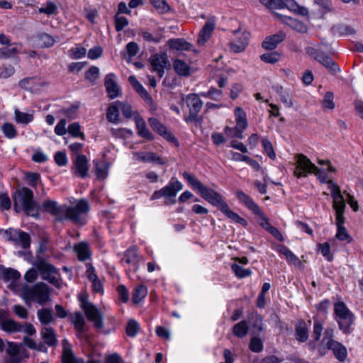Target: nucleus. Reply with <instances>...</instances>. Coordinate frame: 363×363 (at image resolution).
<instances>
[{
    "mask_svg": "<svg viewBox=\"0 0 363 363\" xmlns=\"http://www.w3.org/2000/svg\"><path fill=\"white\" fill-rule=\"evenodd\" d=\"M44 211L54 216L56 220L62 222L69 220L74 223L81 222V216L89 211V203L81 199L74 206H60L55 201L47 200L42 204Z\"/></svg>",
    "mask_w": 363,
    "mask_h": 363,
    "instance_id": "nucleus-1",
    "label": "nucleus"
},
{
    "mask_svg": "<svg viewBox=\"0 0 363 363\" xmlns=\"http://www.w3.org/2000/svg\"><path fill=\"white\" fill-rule=\"evenodd\" d=\"M184 179L189 184L196 190L200 196L213 206H216L222 212L228 206L223 196L218 192L203 185L196 177L187 172L182 174Z\"/></svg>",
    "mask_w": 363,
    "mask_h": 363,
    "instance_id": "nucleus-2",
    "label": "nucleus"
},
{
    "mask_svg": "<svg viewBox=\"0 0 363 363\" xmlns=\"http://www.w3.org/2000/svg\"><path fill=\"white\" fill-rule=\"evenodd\" d=\"M238 199L245 205L252 213L257 216L259 219V225L272 236L279 241L284 240V237L280 231L275 227L270 225L269 218L259 208V206L254 201V200L242 191L236 192Z\"/></svg>",
    "mask_w": 363,
    "mask_h": 363,
    "instance_id": "nucleus-3",
    "label": "nucleus"
},
{
    "mask_svg": "<svg viewBox=\"0 0 363 363\" xmlns=\"http://www.w3.org/2000/svg\"><path fill=\"white\" fill-rule=\"evenodd\" d=\"M13 201L16 212L23 211L28 216H38L39 206L34 200L33 191L29 188L23 187L18 189L15 192Z\"/></svg>",
    "mask_w": 363,
    "mask_h": 363,
    "instance_id": "nucleus-4",
    "label": "nucleus"
},
{
    "mask_svg": "<svg viewBox=\"0 0 363 363\" xmlns=\"http://www.w3.org/2000/svg\"><path fill=\"white\" fill-rule=\"evenodd\" d=\"M334 314L339 329L344 334H350L352 332V326L355 320L353 313L344 302L337 301L334 304Z\"/></svg>",
    "mask_w": 363,
    "mask_h": 363,
    "instance_id": "nucleus-5",
    "label": "nucleus"
},
{
    "mask_svg": "<svg viewBox=\"0 0 363 363\" xmlns=\"http://www.w3.org/2000/svg\"><path fill=\"white\" fill-rule=\"evenodd\" d=\"M22 297L26 301H33L40 305H44L50 299V288L43 282L31 286H26L22 289Z\"/></svg>",
    "mask_w": 363,
    "mask_h": 363,
    "instance_id": "nucleus-6",
    "label": "nucleus"
},
{
    "mask_svg": "<svg viewBox=\"0 0 363 363\" xmlns=\"http://www.w3.org/2000/svg\"><path fill=\"white\" fill-rule=\"evenodd\" d=\"M112 317L105 314L104 311L92 304V327L100 335H108L111 331V327L106 322L111 321Z\"/></svg>",
    "mask_w": 363,
    "mask_h": 363,
    "instance_id": "nucleus-7",
    "label": "nucleus"
},
{
    "mask_svg": "<svg viewBox=\"0 0 363 363\" xmlns=\"http://www.w3.org/2000/svg\"><path fill=\"white\" fill-rule=\"evenodd\" d=\"M183 189V184L177 178L172 177L167 185L155 191L151 196V200H157L162 197L169 199L172 203H176L174 199L177 193Z\"/></svg>",
    "mask_w": 363,
    "mask_h": 363,
    "instance_id": "nucleus-8",
    "label": "nucleus"
},
{
    "mask_svg": "<svg viewBox=\"0 0 363 363\" xmlns=\"http://www.w3.org/2000/svg\"><path fill=\"white\" fill-rule=\"evenodd\" d=\"M306 52L309 56L323 65L330 72L335 74L340 71V68L337 64L322 50L313 47H307Z\"/></svg>",
    "mask_w": 363,
    "mask_h": 363,
    "instance_id": "nucleus-9",
    "label": "nucleus"
},
{
    "mask_svg": "<svg viewBox=\"0 0 363 363\" xmlns=\"http://www.w3.org/2000/svg\"><path fill=\"white\" fill-rule=\"evenodd\" d=\"M187 107L189 108V116L185 118V121L189 123L194 122L197 123L199 122V113L203 107V101L197 94H189L185 99Z\"/></svg>",
    "mask_w": 363,
    "mask_h": 363,
    "instance_id": "nucleus-10",
    "label": "nucleus"
},
{
    "mask_svg": "<svg viewBox=\"0 0 363 363\" xmlns=\"http://www.w3.org/2000/svg\"><path fill=\"white\" fill-rule=\"evenodd\" d=\"M69 319L76 330L77 337L89 342V337L87 335L89 326L86 323L84 315L80 311H75L69 315Z\"/></svg>",
    "mask_w": 363,
    "mask_h": 363,
    "instance_id": "nucleus-11",
    "label": "nucleus"
},
{
    "mask_svg": "<svg viewBox=\"0 0 363 363\" xmlns=\"http://www.w3.org/2000/svg\"><path fill=\"white\" fill-rule=\"evenodd\" d=\"M296 159L297 165L294 174L297 178L306 177L308 174H318L319 173V169L306 155L298 154Z\"/></svg>",
    "mask_w": 363,
    "mask_h": 363,
    "instance_id": "nucleus-12",
    "label": "nucleus"
},
{
    "mask_svg": "<svg viewBox=\"0 0 363 363\" xmlns=\"http://www.w3.org/2000/svg\"><path fill=\"white\" fill-rule=\"evenodd\" d=\"M149 62L152 66V72H157L160 78L164 76L165 69H169L171 67L168 56L165 52L151 55Z\"/></svg>",
    "mask_w": 363,
    "mask_h": 363,
    "instance_id": "nucleus-13",
    "label": "nucleus"
},
{
    "mask_svg": "<svg viewBox=\"0 0 363 363\" xmlns=\"http://www.w3.org/2000/svg\"><path fill=\"white\" fill-rule=\"evenodd\" d=\"M235 39L230 43V49L234 52H241L244 51L248 45L250 33L247 31L241 32L240 29L233 31Z\"/></svg>",
    "mask_w": 363,
    "mask_h": 363,
    "instance_id": "nucleus-14",
    "label": "nucleus"
},
{
    "mask_svg": "<svg viewBox=\"0 0 363 363\" xmlns=\"http://www.w3.org/2000/svg\"><path fill=\"white\" fill-rule=\"evenodd\" d=\"M115 77L114 74L109 73L106 76L104 81L108 96L111 99H116L122 94L121 89L115 81Z\"/></svg>",
    "mask_w": 363,
    "mask_h": 363,
    "instance_id": "nucleus-15",
    "label": "nucleus"
},
{
    "mask_svg": "<svg viewBox=\"0 0 363 363\" xmlns=\"http://www.w3.org/2000/svg\"><path fill=\"white\" fill-rule=\"evenodd\" d=\"M37 267L44 279L48 280L54 285L58 283L57 279L53 275V274L56 272V269L54 266L48 263L41 262Z\"/></svg>",
    "mask_w": 363,
    "mask_h": 363,
    "instance_id": "nucleus-16",
    "label": "nucleus"
},
{
    "mask_svg": "<svg viewBox=\"0 0 363 363\" xmlns=\"http://www.w3.org/2000/svg\"><path fill=\"white\" fill-rule=\"evenodd\" d=\"M216 21L214 18L208 19L206 23L203 26L202 29L199 32V37L197 38V43L199 45H203L210 38L211 35L215 28Z\"/></svg>",
    "mask_w": 363,
    "mask_h": 363,
    "instance_id": "nucleus-17",
    "label": "nucleus"
},
{
    "mask_svg": "<svg viewBox=\"0 0 363 363\" xmlns=\"http://www.w3.org/2000/svg\"><path fill=\"white\" fill-rule=\"evenodd\" d=\"M89 165L88 160L86 156L79 155L74 161V174L82 178L88 175Z\"/></svg>",
    "mask_w": 363,
    "mask_h": 363,
    "instance_id": "nucleus-18",
    "label": "nucleus"
},
{
    "mask_svg": "<svg viewBox=\"0 0 363 363\" xmlns=\"http://www.w3.org/2000/svg\"><path fill=\"white\" fill-rule=\"evenodd\" d=\"M286 38V34L283 31H279L277 33L268 36L262 42V47L269 50L275 49L278 44L282 42Z\"/></svg>",
    "mask_w": 363,
    "mask_h": 363,
    "instance_id": "nucleus-19",
    "label": "nucleus"
},
{
    "mask_svg": "<svg viewBox=\"0 0 363 363\" xmlns=\"http://www.w3.org/2000/svg\"><path fill=\"white\" fill-rule=\"evenodd\" d=\"M327 349L333 352L335 357L340 362H343L347 355L346 347L337 341H330L328 343Z\"/></svg>",
    "mask_w": 363,
    "mask_h": 363,
    "instance_id": "nucleus-20",
    "label": "nucleus"
},
{
    "mask_svg": "<svg viewBox=\"0 0 363 363\" xmlns=\"http://www.w3.org/2000/svg\"><path fill=\"white\" fill-rule=\"evenodd\" d=\"M169 48L177 50L195 51L193 45L185 40L184 38H173L168 40Z\"/></svg>",
    "mask_w": 363,
    "mask_h": 363,
    "instance_id": "nucleus-21",
    "label": "nucleus"
},
{
    "mask_svg": "<svg viewBox=\"0 0 363 363\" xmlns=\"http://www.w3.org/2000/svg\"><path fill=\"white\" fill-rule=\"evenodd\" d=\"M335 220V225L337 226L335 238L340 241H346L347 243L351 242L352 241V238L349 235L345 227L344 226L345 218Z\"/></svg>",
    "mask_w": 363,
    "mask_h": 363,
    "instance_id": "nucleus-22",
    "label": "nucleus"
},
{
    "mask_svg": "<svg viewBox=\"0 0 363 363\" xmlns=\"http://www.w3.org/2000/svg\"><path fill=\"white\" fill-rule=\"evenodd\" d=\"M281 9L287 8L291 11L303 16L308 14V9L298 5L294 0H281Z\"/></svg>",
    "mask_w": 363,
    "mask_h": 363,
    "instance_id": "nucleus-23",
    "label": "nucleus"
},
{
    "mask_svg": "<svg viewBox=\"0 0 363 363\" xmlns=\"http://www.w3.org/2000/svg\"><path fill=\"white\" fill-rule=\"evenodd\" d=\"M148 123L150 127L160 135L168 140L174 139V136L167 130V128L157 118H150Z\"/></svg>",
    "mask_w": 363,
    "mask_h": 363,
    "instance_id": "nucleus-24",
    "label": "nucleus"
},
{
    "mask_svg": "<svg viewBox=\"0 0 363 363\" xmlns=\"http://www.w3.org/2000/svg\"><path fill=\"white\" fill-rule=\"evenodd\" d=\"M296 339L301 342H305L308 339V328L305 321L299 320L295 326Z\"/></svg>",
    "mask_w": 363,
    "mask_h": 363,
    "instance_id": "nucleus-25",
    "label": "nucleus"
},
{
    "mask_svg": "<svg viewBox=\"0 0 363 363\" xmlns=\"http://www.w3.org/2000/svg\"><path fill=\"white\" fill-rule=\"evenodd\" d=\"M122 262H124L128 264H132L134 271L138 269V256L136 248L135 247H129L125 252Z\"/></svg>",
    "mask_w": 363,
    "mask_h": 363,
    "instance_id": "nucleus-26",
    "label": "nucleus"
},
{
    "mask_svg": "<svg viewBox=\"0 0 363 363\" xmlns=\"http://www.w3.org/2000/svg\"><path fill=\"white\" fill-rule=\"evenodd\" d=\"M281 18L284 23L291 27L295 30L302 33L307 32L308 28L303 22L285 16H281Z\"/></svg>",
    "mask_w": 363,
    "mask_h": 363,
    "instance_id": "nucleus-27",
    "label": "nucleus"
},
{
    "mask_svg": "<svg viewBox=\"0 0 363 363\" xmlns=\"http://www.w3.org/2000/svg\"><path fill=\"white\" fill-rule=\"evenodd\" d=\"M74 250L77 255L79 261L84 262L89 259L90 251L89 246L87 243L80 242L74 246Z\"/></svg>",
    "mask_w": 363,
    "mask_h": 363,
    "instance_id": "nucleus-28",
    "label": "nucleus"
},
{
    "mask_svg": "<svg viewBox=\"0 0 363 363\" xmlns=\"http://www.w3.org/2000/svg\"><path fill=\"white\" fill-rule=\"evenodd\" d=\"M135 123L138 133L140 137L148 140H152L154 139L153 135L147 128L145 122L142 118L139 116L136 117Z\"/></svg>",
    "mask_w": 363,
    "mask_h": 363,
    "instance_id": "nucleus-29",
    "label": "nucleus"
},
{
    "mask_svg": "<svg viewBox=\"0 0 363 363\" xmlns=\"http://www.w3.org/2000/svg\"><path fill=\"white\" fill-rule=\"evenodd\" d=\"M135 159L144 162H157L158 164H163L164 161L162 158L159 157L154 152L140 153L137 152L134 155Z\"/></svg>",
    "mask_w": 363,
    "mask_h": 363,
    "instance_id": "nucleus-30",
    "label": "nucleus"
},
{
    "mask_svg": "<svg viewBox=\"0 0 363 363\" xmlns=\"http://www.w3.org/2000/svg\"><path fill=\"white\" fill-rule=\"evenodd\" d=\"M128 82L143 99L152 100L150 95L135 76H130Z\"/></svg>",
    "mask_w": 363,
    "mask_h": 363,
    "instance_id": "nucleus-31",
    "label": "nucleus"
},
{
    "mask_svg": "<svg viewBox=\"0 0 363 363\" xmlns=\"http://www.w3.org/2000/svg\"><path fill=\"white\" fill-rule=\"evenodd\" d=\"M1 329L7 333H18L23 330V325L11 319L4 320L1 323Z\"/></svg>",
    "mask_w": 363,
    "mask_h": 363,
    "instance_id": "nucleus-32",
    "label": "nucleus"
},
{
    "mask_svg": "<svg viewBox=\"0 0 363 363\" xmlns=\"http://www.w3.org/2000/svg\"><path fill=\"white\" fill-rule=\"evenodd\" d=\"M119 112L120 108H118L116 101L111 103L107 110V120L111 123H119L121 122Z\"/></svg>",
    "mask_w": 363,
    "mask_h": 363,
    "instance_id": "nucleus-33",
    "label": "nucleus"
},
{
    "mask_svg": "<svg viewBox=\"0 0 363 363\" xmlns=\"http://www.w3.org/2000/svg\"><path fill=\"white\" fill-rule=\"evenodd\" d=\"M78 300L81 308L84 311L88 320H91V303L89 300V294L81 293L78 295Z\"/></svg>",
    "mask_w": 363,
    "mask_h": 363,
    "instance_id": "nucleus-34",
    "label": "nucleus"
},
{
    "mask_svg": "<svg viewBox=\"0 0 363 363\" xmlns=\"http://www.w3.org/2000/svg\"><path fill=\"white\" fill-rule=\"evenodd\" d=\"M42 337L44 342L49 346H55L57 344V338L54 330L49 328H44L41 331Z\"/></svg>",
    "mask_w": 363,
    "mask_h": 363,
    "instance_id": "nucleus-35",
    "label": "nucleus"
},
{
    "mask_svg": "<svg viewBox=\"0 0 363 363\" xmlns=\"http://www.w3.org/2000/svg\"><path fill=\"white\" fill-rule=\"evenodd\" d=\"M147 295V287L143 285H139L133 289L132 300L135 304H138Z\"/></svg>",
    "mask_w": 363,
    "mask_h": 363,
    "instance_id": "nucleus-36",
    "label": "nucleus"
},
{
    "mask_svg": "<svg viewBox=\"0 0 363 363\" xmlns=\"http://www.w3.org/2000/svg\"><path fill=\"white\" fill-rule=\"evenodd\" d=\"M346 205L344 198L334 199L333 202V208L335 211V219L345 218L344 213Z\"/></svg>",
    "mask_w": 363,
    "mask_h": 363,
    "instance_id": "nucleus-37",
    "label": "nucleus"
},
{
    "mask_svg": "<svg viewBox=\"0 0 363 363\" xmlns=\"http://www.w3.org/2000/svg\"><path fill=\"white\" fill-rule=\"evenodd\" d=\"M175 72L180 76H188L190 74L189 66L181 60H175L173 62Z\"/></svg>",
    "mask_w": 363,
    "mask_h": 363,
    "instance_id": "nucleus-38",
    "label": "nucleus"
},
{
    "mask_svg": "<svg viewBox=\"0 0 363 363\" xmlns=\"http://www.w3.org/2000/svg\"><path fill=\"white\" fill-rule=\"evenodd\" d=\"M222 213L228 218L234 221L235 223H239L242 226H246L247 225V220L240 217L238 213L233 212L228 205L225 209L222 211Z\"/></svg>",
    "mask_w": 363,
    "mask_h": 363,
    "instance_id": "nucleus-39",
    "label": "nucleus"
},
{
    "mask_svg": "<svg viewBox=\"0 0 363 363\" xmlns=\"http://www.w3.org/2000/svg\"><path fill=\"white\" fill-rule=\"evenodd\" d=\"M39 321L44 325H48L53 320L52 311L49 308L39 309L37 311Z\"/></svg>",
    "mask_w": 363,
    "mask_h": 363,
    "instance_id": "nucleus-40",
    "label": "nucleus"
},
{
    "mask_svg": "<svg viewBox=\"0 0 363 363\" xmlns=\"http://www.w3.org/2000/svg\"><path fill=\"white\" fill-rule=\"evenodd\" d=\"M248 330L247 321L242 320L234 325L233 333L238 337L242 338L247 334Z\"/></svg>",
    "mask_w": 363,
    "mask_h": 363,
    "instance_id": "nucleus-41",
    "label": "nucleus"
},
{
    "mask_svg": "<svg viewBox=\"0 0 363 363\" xmlns=\"http://www.w3.org/2000/svg\"><path fill=\"white\" fill-rule=\"evenodd\" d=\"M14 115L16 122L20 124H28L34 118L33 114L21 112L18 109L15 110Z\"/></svg>",
    "mask_w": 363,
    "mask_h": 363,
    "instance_id": "nucleus-42",
    "label": "nucleus"
},
{
    "mask_svg": "<svg viewBox=\"0 0 363 363\" xmlns=\"http://www.w3.org/2000/svg\"><path fill=\"white\" fill-rule=\"evenodd\" d=\"M1 131L8 139H13L18 134L15 126L11 123H4L1 126Z\"/></svg>",
    "mask_w": 363,
    "mask_h": 363,
    "instance_id": "nucleus-43",
    "label": "nucleus"
},
{
    "mask_svg": "<svg viewBox=\"0 0 363 363\" xmlns=\"http://www.w3.org/2000/svg\"><path fill=\"white\" fill-rule=\"evenodd\" d=\"M14 243L23 249L28 248L30 245V235L27 233L21 230Z\"/></svg>",
    "mask_w": 363,
    "mask_h": 363,
    "instance_id": "nucleus-44",
    "label": "nucleus"
},
{
    "mask_svg": "<svg viewBox=\"0 0 363 363\" xmlns=\"http://www.w3.org/2000/svg\"><path fill=\"white\" fill-rule=\"evenodd\" d=\"M40 13H45L48 16L56 14L57 12V6L52 1H47L44 6L38 9Z\"/></svg>",
    "mask_w": 363,
    "mask_h": 363,
    "instance_id": "nucleus-45",
    "label": "nucleus"
},
{
    "mask_svg": "<svg viewBox=\"0 0 363 363\" xmlns=\"http://www.w3.org/2000/svg\"><path fill=\"white\" fill-rule=\"evenodd\" d=\"M92 293L104 294V284L98 276L94 273L92 267Z\"/></svg>",
    "mask_w": 363,
    "mask_h": 363,
    "instance_id": "nucleus-46",
    "label": "nucleus"
},
{
    "mask_svg": "<svg viewBox=\"0 0 363 363\" xmlns=\"http://www.w3.org/2000/svg\"><path fill=\"white\" fill-rule=\"evenodd\" d=\"M231 269H232L233 272L235 273V274L236 275V277H238V278H241V279L249 277L252 273L251 269H245L242 267H241L237 264H232Z\"/></svg>",
    "mask_w": 363,
    "mask_h": 363,
    "instance_id": "nucleus-47",
    "label": "nucleus"
},
{
    "mask_svg": "<svg viewBox=\"0 0 363 363\" xmlns=\"http://www.w3.org/2000/svg\"><path fill=\"white\" fill-rule=\"evenodd\" d=\"M108 166L106 162L96 163V174L97 178L99 179H104L108 174Z\"/></svg>",
    "mask_w": 363,
    "mask_h": 363,
    "instance_id": "nucleus-48",
    "label": "nucleus"
},
{
    "mask_svg": "<svg viewBox=\"0 0 363 363\" xmlns=\"http://www.w3.org/2000/svg\"><path fill=\"white\" fill-rule=\"evenodd\" d=\"M86 50L80 45H77L74 48L69 50V55L72 59H79L85 56Z\"/></svg>",
    "mask_w": 363,
    "mask_h": 363,
    "instance_id": "nucleus-49",
    "label": "nucleus"
},
{
    "mask_svg": "<svg viewBox=\"0 0 363 363\" xmlns=\"http://www.w3.org/2000/svg\"><path fill=\"white\" fill-rule=\"evenodd\" d=\"M116 104H118V107L120 108V111L122 112L125 118L127 119L132 118L133 110L132 106L130 104L120 101H116Z\"/></svg>",
    "mask_w": 363,
    "mask_h": 363,
    "instance_id": "nucleus-50",
    "label": "nucleus"
},
{
    "mask_svg": "<svg viewBox=\"0 0 363 363\" xmlns=\"http://www.w3.org/2000/svg\"><path fill=\"white\" fill-rule=\"evenodd\" d=\"M18 52L16 48L3 47L0 48V59H9L15 57Z\"/></svg>",
    "mask_w": 363,
    "mask_h": 363,
    "instance_id": "nucleus-51",
    "label": "nucleus"
},
{
    "mask_svg": "<svg viewBox=\"0 0 363 363\" xmlns=\"http://www.w3.org/2000/svg\"><path fill=\"white\" fill-rule=\"evenodd\" d=\"M151 3L161 13H167L170 11V6L165 0H151Z\"/></svg>",
    "mask_w": 363,
    "mask_h": 363,
    "instance_id": "nucleus-52",
    "label": "nucleus"
},
{
    "mask_svg": "<svg viewBox=\"0 0 363 363\" xmlns=\"http://www.w3.org/2000/svg\"><path fill=\"white\" fill-rule=\"evenodd\" d=\"M318 248L322 255L325 257L328 261L330 262L333 260V256L330 253V246L328 242H325L318 244Z\"/></svg>",
    "mask_w": 363,
    "mask_h": 363,
    "instance_id": "nucleus-53",
    "label": "nucleus"
},
{
    "mask_svg": "<svg viewBox=\"0 0 363 363\" xmlns=\"http://www.w3.org/2000/svg\"><path fill=\"white\" fill-rule=\"evenodd\" d=\"M3 277L4 280L6 281H16L21 277V274L17 270L13 269L12 268H8L4 269Z\"/></svg>",
    "mask_w": 363,
    "mask_h": 363,
    "instance_id": "nucleus-54",
    "label": "nucleus"
},
{
    "mask_svg": "<svg viewBox=\"0 0 363 363\" xmlns=\"http://www.w3.org/2000/svg\"><path fill=\"white\" fill-rule=\"evenodd\" d=\"M115 28L116 31L120 32L123 30L128 25V20L120 15L116 14L114 17Z\"/></svg>",
    "mask_w": 363,
    "mask_h": 363,
    "instance_id": "nucleus-55",
    "label": "nucleus"
},
{
    "mask_svg": "<svg viewBox=\"0 0 363 363\" xmlns=\"http://www.w3.org/2000/svg\"><path fill=\"white\" fill-rule=\"evenodd\" d=\"M280 55L277 52L264 53L260 56V59L266 62L274 64L279 60Z\"/></svg>",
    "mask_w": 363,
    "mask_h": 363,
    "instance_id": "nucleus-56",
    "label": "nucleus"
},
{
    "mask_svg": "<svg viewBox=\"0 0 363 363\" xmlns=\"http://www.w3.org/2000/svg\"><path fill=\"white\" fill-rule=\"evenodd\" d=\"M68 133L74 138H81L84 140V135L80 130V125L78 123H73L68 126Z\"/></svg>",
    "mask_w": 363,
    "mask_h": 363,
    "instance_id": "nucleus-57",
    "label": "nucleus"
},
{
    "mask_svg": "<svg viewBox=\"0 0 363 363\" xmlns=\"http://www.w3.org/2000/svg\"><path fill=\"white\" fill-rule=\"evenodd\" d=\"M139 330V324L135 320H130L126 327V333L129 337H135Z\"/></svg>",
    "mask_w": 363,
    "mask_h": 363,
    "instance_id": "nucleus-58",
    "label": "nucleus"
},
{
    "mask_svg": "<svg viewBox=\"0 0 363 363\" xmlns=\"http://www.w3.org/2000/svg\"><path fill=\"white\" fill-rule=\"evenodd\" d=\"M328 184L331 191V196L333 200L343 198L340 189L336 184H335L332 180L328 181Z\"/></svg>",
    "mask_w": 363,
    "mask_h": 363,
    "instance_id": "nucleus-59",
    "label": "nucleus"
},
{
    "mask_svg": "<svg viewBox=\"0 0 363 363\" xmlns=\"http://www.w3.org/2000/svg\"><path fill=\"white\" fill-rule=\"evenodd\" d=\"M249 347L254 352H259L263 350V343L259 337H254L250 340Z\"/></svg>",
    "mask_w": 363,
    "mask_h": 363,
    "instance_id": "nucleus-60",
    "label": "nucleus"
},
{
    "mask_svg": "<svg viewBox=\"0 0 363 363\" xmlns=\"http://www.w3.org/2000/svg\"><path fill=\"white\" fill-rule=\"evenodd\" d=\"M323 330V324L319 320H315L313 324V330L312 337L315 342H318L321 337Z\"/></svg>",
    "mask_w": 363,
    "mask_h": 363,
    "instance_id": "nucleus-61",
    "label": "nucleus"
},
{
    "mask_svg": "<svg viewBox=\"0 0 363 363\" xmlns=\"http://www.w3.org/2000/svg\"><path fill=\"white\" fill-rule=\"evenodd\" d=\"M334 95L330 91L326 92L323 101V105L325 108L333 110L335 108V104L333 102Z\"/></svg>",
    "mask_w": 363,
    "mask_h": 363,
    "instance_id": "nucleus-62",
    "label": "nucleus"
},
{
    "mask_svg": "<svg viewBox=\"0 0 363 363\" xmlns=\"http://www.w3.org/2000/svg\"><path fill=\"white\" fill-rule=\"evenodd\" d=\"M39 40L46 48L52 47L55 44L53 37L48 33H43L39 36Z\"/></svg>",
    "mask_w": 363,
    "mask_h": 363,
    "instance_id": "nucleus-63",
    "label": "nucleus"
},
{
    "mask_svg": "<svg viewBox=\"0 0 363 363\" xmlns=\"http://www.w3.org/2000/svg\"><path fill=\"white\" fill-rule=\"evenodd\" d=\"M15 72L12 65H3L0 67V78L6 79L11 77Z\"/></svg>",
    "mask_w": 363,
    "mask_h": 363,
    "instance_id": "nucleus-64",
    "label": "nucleus"
}]
</instances>
